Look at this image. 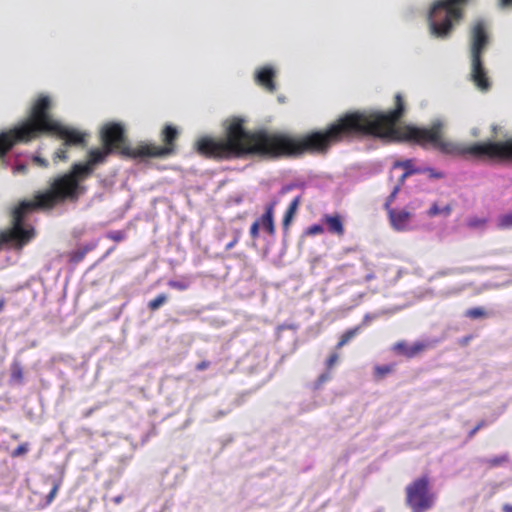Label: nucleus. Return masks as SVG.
Segmentation results:
<instances>
[{
	"mask_svg": "<svg viewBox=\"0 0 512 512\" xmlns=\"http://www.w3.org/2000/svg\"><path fill=\"white\" fill-rule=\"evenodd\" d=\"M499 225L503 228H508L512 225V214L504 215L500 218Z\"/></svg>",
	"mask_w": 512,
	"mask_h": 512,
	"instance_id": "72a5a7b5",
	"label": "nucleus"
},
{
	"mask_svg": "<svg viewBox=\"0 0 512 512\" xmlns=\"http://www.w3.org/2000/svg\"><path fill=\"white\" fill-rule=\"evenodd\" d=\"M239 241L235 240L234 238L226 244L225 249L231 250Z\"/></svg>",
	"mask_w": 512,
	"mask_h": 512,
	"instance_id": "a18cd8bd",
	"label": "nucleus"
},
{
	"mask_svg": "<svg viewBox=\"0 0 512 512\" xmlns=\"http://www.w3.org/2000/svg\"><path fill=\"white\" fill-rule=\"evenodd\" d=\"M259 228H260V222L259 221H255L252 223L251 227H250V235L252 237V239H257L258 236H259Z\"/></svg>",
	"mask_w": 512,
	"mask_h": 512,
	"instance_id": "f704fd0d",
	"label": "nucleus"
},
{
	"mask_svg": "<svg viewBox=\"0 0 512 512\" xmlns=\"http://www.w3.org/2000/svg\"><path fill=\"white\" fill-rule=\"evenodd\" d=\"M400 190V185H396L392 192L390 193V195L387 197L386 201H385V204H384V208L385 210L388 212L389 209H393L391 206H392V203L394 202L398 192Z\"/></svg>",
	"mask_w": 512,
	"mask_h": 512,
	"instance_id": "cd10ccee",
	"label": "nucleus"
},
{
	"mask_svg": "<svg viewBox=\"0 0 512 512\" xmlns=\"http://www.w3.org/2000/svg\"><path fill=\"white\" fill-rule=\"evenodd\" d=\"M275 202L269 203L265 207V212L258 220L260 222V226L271 236L275 234V225H274V208Z\"/></svg>",
	"mask_w": 512,
	"mask_h": 512,
	"instance_id": "2eb2a0df",
	"label": "nucleus"
},
{
	"mask_svg": "<svg viewBox=\"0 0 512 512\" xmlns=\"http://www.w3.org/2000/svg\"><path fill=\"white\" fill-rule=\"evenodd\" d=\"M33 162L40 167H43V168L48 167V161L44 158H41L40 156H34Z\"/></svg>",
	"mask_w": 512,
	"mask_h": 512,
	"instance_id": "e433bc0d",
	"label": "nucleus"
},
{
	"mask_svg": "<svg viewBox=\"0 0 512 512\" xmlns=\"http://www.w3.org/2000/svg\"><path fill=\"white\" fill-rule=\"evenodd\" d=\"M422 172H428L430 177L437 178V179L443 177V174L441 172H437L432 168L422 169Z\"/></svg>",
	"mask_w": 512,
	"mask_h": 512,
	"instance_id": "4c0bfd02",
	"label": "nucleus"
},
{
	"mask_svg": "<svg viewBox=\"0 0 512 512\" xmlns=\"http://www.w3.org/2000/svg\"><path fill=\"white\" fill-rule=\"evenodd\" d=\"M396 168H403L404 172H408L409 170H421L420 168L413 167V160L411 159L394 162L393 169Z\"/></svg>",
	"mask_w": 512,
	"mask_h": 512,
	"instance_id": "a878e982",
	"label": "nucleus"
},
{
	"mask_svg": "<svg viewBox=\"0 0 512 512\" xmlns=\"http://www.w3.org/2000/svg\"><path fill=\"white\" fill-rule=\"evenodd\" d=\"M299 203H300V198L296 197L289 204V207L287 208V210L283 216V221H282L283 229L285 231H287L289 229L292 219L298 209Z\"/></svg>",
	"mask_w": 512,
	"mask_h": 512,
	"instance_id": "f3484780",
	"label": "nucleus"
},
{
	"mask_svg": "<svg viewBox=\"0 0 512 512\" xmlns=\"http://www.w3.org/2000/svg\"><path fill=\"white\" fill-rule=\"evenodd\" d=\"M323 221L327 225V230L329 233L339 237L344 235L345 229L340 215H324Z\"/></svg>",
	"mask_w": 512,
	"mask_h": 512,
	"instance_id": "dca6fc26",
	"label": "nucleus"
},
{
	"mask_svg": "<svg viewBox=\"0 0 512 512\" xmlns=\"http://www.w3.org/2000/svg\"><path fill=\"white\" fill-rule=\"evenodd\" d=\"M422 173V170H409L408 172H404L401 177L399 178V183L397 185H402L407 177L413 175V174H419Z\"/></svg>",
	"mask_w": 512,
	"mask_h": 512,
	"instance_id": "c9c22d12",
	"label": "nucleus"
},
{
	"mask_svg": "<svg viewBox=\"0 0 512 512\" xmlns=\"http://www.w3.org/2000/svg\"><path fill=\"white\" fill-rule=\"evenodd\" d=\"M209 366H210V362H209V361L204 360V361L199 362V363L196 365V369H197L198 371H203V370L207 369Z\"/></svg>",
	"mask_w": 512,
	"mask_h": 512,
	"instance_id": "79ce46f5",
	"label": "nucleus"
},
{
	"mask_svg": "<svg viewBox=\"0 0 512 512\" xmlns=\"http://www.w3.org/2000/svg\"><path fill=\"white\" fill-rule=\"evenodd\" d=\"M123 468H124L123 466H122V467H119V468H118V469H119V471H118V472H119V473H121V472H122V470H123Z\"/></svg>",
	"mask_w": 512,
	"mask_h": 512,
	"instance_id": "3c124183",
	"label": "nucleus"
},
{
	"mask_svg": "<svg viewBox=\"0 0 512 512\" xmlns=\"http://www.w3.org/2000/svg\"><path fill=\"white\" fill-rule=\"evenodd\" d=\"M405 112L400 93L395 95V108L388 112L357 110L347 112L323 130L299 137L261 129L247 131L244 120L232 118L225 136L201 137L196 142L197 152L215 160H229L246 155L266 158L297 157L304 154H326L332 145L363 137H379L414 142L422 147L431 146L444 154L471 155L479 159H512V139L504 142H481L462 147L443 137V123L439 120L429 128L415 126L396 127Z\"/></svg>",
	"mask_w": 512,
	"mask_h": 512,
	"instance_id": "f257e3e1",
	"label": "nucleus"
},
{
	"mask_svg": "<svg viewBox=\"0 0 512 512\" xmlns=\"http://www.w3.org/2000/svg\"><path fill=\"white\" fill-rule=\"evenodd\" d=\"M168 286L173 289L179 290V291H184V290L188 289L189 285H188V283L183 282V281L170 280L168 282Z\"/></svg>",
	"mask_w": 512,
	"mask_h": 512,
	"instance_id": "7c9ffc66",
	"label": "nucleus"
},
{
	"mask_svg": "<svg viewBox=\"0 0 512 512\" xmlns=\"http://www.w3.org/2000/svg\"><path fill=\"white\" fill-rule=\"evenodd\" d=\"M11 378L18 383L23 381V369L20 364L14 363L11 367Z\"/></svg>",
	"mask_w": 512,
	"mask_h": 512,
	"instance_id": "393cba45",
	"label": "nucleus"
},
{
	"mask_svg": "<svg viewBox=\"0 0 512 512\" xmlns=\"http://www.w3.org/2000/svg\"><path fill=\"white\" fill-rule=\"evenodd\" d=\"M67 147L68 146H61L59 149H57L54 154H53V160L54 162H57V161H66L68 159V150H67Z\"/></svg>",
	"mask_w": 512,
	"mask_h": 512,
	"instance_id": "bb28decb",
	"label": "nucleus"
},
{
	"mask_svg": "<svg viewBox=\"0 0 512 512\" xmlns=\"http://www.w3.org/2000/svg\"><path fill=\"white\" fill-rule=\"evenodd\" d=\"M331 378L330 373L326 372L321 374L317 379V385L320 386Z\"/></svg>",
	"mask_w": 512,
	"mask_h": 512,
	"instance_id": "ea45409f",
	"label": "nucleus"
},
{
	"mask_svg": "<svg viewBox=\"0 0 512 512\" xmlns=\"http://www.w3.org/2000/svg\"><path fill=\"white\" fill-rule=\"evenodd\" d=\"M107 238L114 242H121L126 238V234L124 231L121 230L110 231L107 234Z\"/></svg>",
	"mask_w": 512,
	"mask_h": 512,
	"instance_id": "c85d7f7f",
	"label": "nucleus"
},
{
	"mask_svg": "<svg viewBox=\"0 0 512 512\" xmlns=\"http://www.w3.org/2000/svg\"><path fill=\"white\" fill-rule=\"evenodd\" d=\"M485 223H486L485 219H481V218H477V217L470 218L468 220V226L471 227V228L482 227V226L485 225Z\"/></svg>",
	"mask_w": 512,
	"mask_h": 512,
	"instance_id": "473e14b6",
	"label": "nucleus"
},
{
	"mask_svg": "<svg viewBox=\"0 0 512 512\" xmlns=\"http://www.w3.org/2000/svg\"><path fill=\"white\" fill-rule=\"evenodd\" d=\"M25 214L17 206L13 211V223L10 229L0 232V249L3 245L14 248H22L35 236L32 227L25 228L23 225Z\"/></svg>",
	"mask_w": 512,
	"mask_h": 512,
	"instance_id": "6e6552de",
	"label": "nucleus"
},
{
	"mask_svg": "<svg viewBox=\"0 0 512 512\" xmlns=\"http://www.w3.org/2000/svg\"><path fill=\"white\" fill-rule=\"evenodd\" d=\"M52 102L49 96L40 95L32 104L28 117L19 125L0 134V157L17 143H29L42 135L51 134L63 140V146H83L87 134L62 125L51 113Z\"/></svg>",
	"mask_w": 512,
	"mask_h": 512,
	"instance_id": "f03ea898",
	"label": "nucleus"
},
{
	"mask_svg": "<svg viewBox=\"0 0 512 512\" xmlns=\"http://www.w3.org/2000/svg\"><path fill=\"white\" fill-rule=\"evenodd\" d=\"M485 425V422L484 421H481L480 423H478L470 432H469V436L472 437L481 427H483Z\"/></svg>",
	"mask_w": 512,
	"mask_h": 512,
	"instance_id": "37998d69",
	"label": "nucleus"
},
{
	"mask_svg": "<svg viewBox=\"0 0 512 512\" xmlns=\"http://www.w3.org/2000/svg\"><path fill=\"white\" fill-rule=\"evenodd\" d=\"M90 250H92V247L85 246L84 248L73 252L70 257L71 261L75 263L82 261Z\"/></svg>",
	"mask_w": 512,
	"mask_h": 512,
	"instance_id": "b1692460",
	"label": "nucleus"
},
{
	"mask_svg": "<svg viewBox=\"0 0 512 512\" xmlns=\"http://www.w3.org/2000/svg\"><path fill=\"white\" fill-rule=\"evenodd\" d=\"M4 306H5V299L1 298L0 299V312L3 310Z\"/></svg>",
	"mask_w": 512,
	"mask_h": 512,
	"instance_id": "8fccbe9b",
	"label": "nucleus"
},
{
	"mask_svg": "<svg viewBox=\"0 0 512 512\" xmlns=\"http://www.w3.org/2000/svg\"><path fill=\"white\" fill-rule=\"evenodd\" d=\"M465 317L476 320V319H484L490 316V313L488 310H486L484 307H473L469 308L465 311Z\"/></svg>",
	"mask_w": 512,
	"mask_h": 512,
	"instance_id": "6ab92c4d",
	"label": "nucleus"
},
{
	"mask_svg": "<svg viewBox=\"0 0 512 512\" xmlns=\"http://www.w3.org/2000/svg\"><path fill=\"white\" fill-rule=\"evenodd\" d=\"M479 461L481 463L488 464L489 467H498L501 466L503 463H507L509 461V455L505 453L503 455L494 456L491 458H481Z\"/></svg>",
	"mask_w": 512,
	"mask_h": 512,
	"instance_id": "412c9836",
	"label": "nucleus"
},
{
	"mask_svg": "<svg viewBox=\"0 0 512 512\" xmlns=\"http://www.w3.org/2000/svg\"><path fill=\"white\" fill-rule=\"evenodd\" d=\"M86 180L74 165L67 173L58 175L49 181L48 189L37 192L33 200H25L18 207L26 215L35 210H51L64 202L76 203L87 191L81 184Z\"/></svg>",
	"mask_w": 512,
	"mask_h": 512,
	"instance_id": "7ed1b4c3",
	"label": "nucleus"
},
{
	"mask_svg": "<svg viewBox=\"0 0 512 512\" xmlns=\"http://www.w3.org/2000/svg\"><path fill=\"white\" fill-rule=\"evenodd\" d=\"M65 466L57 465L56 466V473L49 477V481L51 482V490L50 492L45 496L44 498V506H47L52 503L54 498L57 495V492L62 484L63 476H64Z\"/></svg>",
	"mask_w": 512,
	"mask_h": 512,
	"instance_id": "4468645a",
	"label": "nucleus"
},
{
	"mask_svg": "<svg viewBox=\"0 0 512 512\" xmlns=\"http://www.w3.org/2000/svg\"><path fill=\"white\" fill-rule=\"evenodd\" d=\"M503 511H504V512H512V504H510V503H506V504L503 506Z\"/></svg>",
	"mask_w": 512,
	"mask_h": 512,
	"instance_id": "de8ad7c7",
	"label": "nucleus"
},
{
	"mask_svg": "<svg viewBox=\"0 0 512 512\" xmlns=\"http://www.w3.org/2000/svg\"><path fill=\"white\" fill-rule=\"evenodd\" d=\"M178 130L172 125H165L161 132V140L163 146H158L151 143L139 144L138 155L141 158H160L172 155L176 150V140L178 138Z\"/></svg>",
	"mask_w": 512,
	"mask_h": 512,
	"instance_id": "1a4fd4ad",
	"label": "nucleus"
},
{
	"mask_svg": "<svg viewBox=\"0 0 512 512\" xmlns=\"http://www.w3.org/2000/svg\"><path fill=\"white\" fill-rule=\"evenodd\" d=\"M452 208L450 205H446L440 208L436 203H434L428 210V215L430 217L437 216L439 214H444L446 216L450 215Z\"/></svg>",
	"mask_w": 512,
	"mask_h": 512,
	"instance_id": "5701e85b",
	"label": "nucleus"
},
{
	"mask_svg": "<svg viewBox=\"0 0 512 512\" xmlns=\"http://www.w3.org/2000/svg\"><path fill=\"white\" fill-rule=\"evenodd\" d=\"M395 365L394 364H388V365H376L374 367L373 375L376 380H382L384 379L388 374L392 373L394 371Z\"/></svg>",
	"mask_w": 512,
	"mask_h": 512,
	"instance_id": "aec40b11",
	"label": "nucleus"
},
{
	"mask_svg": "<svg viewBox=\"0 0 512 512\" xmlns=\"http://www.w3.org/2000/svg\"><path fill=\"white\" fill-rule=\"evenodd\" d=\"M427 346L424 342H416L410 346L405 341H398L392 346V350L406 358H413L422 353Z\"/></svg>",
	"mask_w": 512,
	"mask_h": 512,
	"instance_id": "f8f14e48",
	"label": "nucleus"
},
{
	"mask_svg": "<svg viewBox=\"0 0 512 512\" xmlns=\"http://www.w3.org/2000/svg\"><path fill=\"white\" fill-rule=\"evenodd\" d=\"M274 78L275 71L271 67H262L257 71L255 76L257 84H259L265 90L271 93H273L276 90Z\"/></svg>",
	"mask_w": 512,
	"mask_h": 512,
	"instance_id": "ddd939ff",
	"label": "nucleus"
},
{
	"mask_svg": "<svg viewBox=\"0 0 512 512\" xmlns=\"http://www.w3.org/2000/svg\"><path fill=\"white\" fill-rule=\"evenodd\" d=\"M339 355L336 352H333L326 360L325 365L327 370H331L334 365L338 362Z\"/></svg>",
	"mask_w": 512,
	"mask_h": 512,
	"instance_id": "2f4dec72",
	"label": "nucleus"
},
{
	"mask_svg": "<svg viewBox=\"0 0 512 512\" xmlns=\"http://www.w3.org/2000/svg\"><path fill=\"white\" fill-rule=\"evenodd\" d=\"M29 450H12L11 458H23Z\"/></svg>",
	"mask_w": 512,
	"mask_h": 512,
	"instance_id": "58836bf2",
	"label": "nucleus"
},
{
	"mask_svg": "<svg viewBox=\"0 0 512 512\" xmlns=\"http://www.w3.org/2000/svg\"><path fill=\"white\" fill-rule=\"evenodd\" d=\"M387 214L391 226L398 231L406 230L412 218V213L406 209H389Z\"/></svg>",
	"mask_w": 512,
	"mask_h": 512,
	"instance_id": "9b49d317",
	"label": "nucleus"
},
{
	"mask_svg": "<svg viewBox=\"0 0 512 512\" xmlns=\"http://www.w3.org/2000/svg\"><path fill=\"white\" fill-rule=\"evenodd\" d=\"M241 235H242V230L240 228H236L233 230V238L235 240L239 241L241 238Z\"/></svg>",
	"mask_w": 512,
	"mask_h": 512,
	"instance_id": "c03bdc74",
	"label": "nucleus"
},
{
	"mask_svg": "<svg viewBox=\"0 0 512 512\" xmlns=\"http://www.w3.org/2000/svg\"><path fill=\"white\" fill-rule=\"evenodd\" d=\"M101 143L113 154L125 158H141L137 151L139 145L132 148L128 142L124 127L119 123H108L104 125L100 132Z\"/></svg>",
	"mask_w": 512,
	"mask_h": 512,
	"instance_id": "423d86ee",
	"label": "nucleus"
},
{
	"mask_svg": "<svg viewBox=\"0 0 512 512\" xmlns=\"http://www.w3.org/2000/svg\"><path fill=\"white\" fill-rule=\"evenodd\" d=\"M471 38V79L477 88L486 91L490 87V82L483 66L482 54L488 44V34L482 21L473 26Z\"/></svg>",
	"mask_w": 512,
	"mask_h": 512,
	"instance_id": "39448f33",
	"label": "nucleus"
},
{
	"mask_svg": "<svg viewBox=\"0 0 512 512\" xmlns=\"http://www.w3.org/2000/svg\"><path fill=\"white\" fill-rule=\"evenodd\" d=\"M168 300V297L165 293H161L157 295L154 299L150 300L147 304V307L151 311L158 310L162 305H164Z\"/></svg>",
	"mask_w": 512,
	"mask_h": 512,
	"instance_id": "4be33fe9",
	"label": "nucleus"
},
{
	"mask_svg": "<svg viewBox=\"0 0 512 512\" xmlns=\"http://www.w3.org/2000/svg\"><path fill=\"white\" fill-rule=\"evenodd\" d=\"M111 154H113L111 150L102 145V148L91 149L88 152V160L85 163H74L73 165L87 179L92 175L94 167L104 163Z\"/></svg>",
	"mask_w": 512,
	"mask_h": 512,
	"instance_id": "9d476101",
	"label": "nucleus"
},
{
	"mask_svg": "<svg viewBox=\"0 0 512 512\" xmlns=\"http://www.w3.org/2000/svg\"><path fill=\"white\" fill-rule=\"evenodd\" d=\"M131 458H132V454H130L129 456L122 457V458L120 459V463L124 465V464H126V463L131 459Z\"/></svg>",
	"mask_w": 512,
	"mask_h": 512,
	"instance_id": "49530a36",
	"label": "nucleus"
},
{
	"mask_svg": "<svg viewBox=\"0 0 512 512\" xmlns=\"http://www.w3.org/2000/svg\"><path fill=\"white\" fill-rule=\"evenodd\" d=\"M11 437V435L6 431L0 429V448L6 444V438Z\"/></svg>",
	"mask_w": 512,
	"mask_h": 512,
	"instance_id": "a19ab883",
	"label": "nucleus"
},
{
	"mask_svg": "<svg viewBox=\"0 0 512 512\" xmlns=\"http://www.w3.org/2000/svg\"><path fill=\"white\" fill-rule=\"evenodd\" d=\"M323 232H324V228L322 225L313 224L306 229L305 233H306V235H309V236H315V235L322 234Z\"/></svg>",
	"mask_w": 512,
	"mask_h": 512,
	"instance_id": "c756f323",
	"label": "nucleus"
},
{
	"mask_svg": "<svg viewBox=\"0 0 512 512\" xmlns=\"http://www.w3.org/2000/svg\"><path fill=\"white\" fill-rule=\"evenodd\" d=\"M466 0H440L436 2L429 14L431 33L436 37H446L452 29V20H459L462 17L461 9L457 4ZM501 5L508 6L512 0H500Z\"/></svg>",
	"mask_w": 512,
	"mask_h": 512,
	"instance_id": "20e7f679",
	"label": "nucleus"
},
{
	"mask_svg": "<svg viewBox=\"0 0 512 512\" xmlns=\"http://www.w3.org/2000/svg\"><path fill=\"white\" fill-rule=\"evenodd\" d=\"M435 501L428 475H422L406 487L405 504L411 512H427L434 507Z\"/></svg>",
	"mask_w": 512,
	"mask_h": 512,
	"instance_id": "0eeeda50",
	"label": "nucleus"
},
{
	"mask_svg": "<svg viewBox=\"0 0 512 512\" xmlns=\"http://www.w3.org/2000/svg\"><path fill=\"white\" fill-rule=\"evenodd\" d=\"M123 500V496L122 495H118L116 497L113 498V502L116 503V504H120Z\"/></svg>",
	"mask_w": 512,
	"mask_h": 512,
	"instance_id": "09e8293b",
	"label": "nucleus"
},
{
	"mask_svg": "<svg viewBox=\"0 0 512 512\" xmlns=\"http://www.w3.org/2000/svg\"><path fill=\"white\" fill-rule=\"evenodd\" d=\"M361 330V326H356V327H353L351 329H348L347 331H345L337 345H336V349H341L343 346H345L349 341H351Z\"/></svg>",
	"mask_w": 512,
	"mask_h": 512,
	"instance_id": "a211bd4d",
	"label": "nucleus"
}]
</instances>
